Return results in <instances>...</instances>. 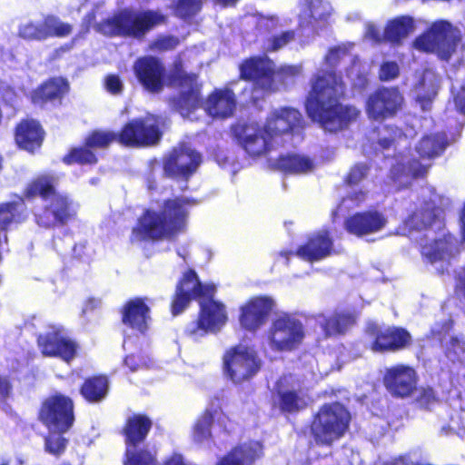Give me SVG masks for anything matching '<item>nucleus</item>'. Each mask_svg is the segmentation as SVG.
I'll return each instance as SVG.
<instances>
[{
    "label": "nucleus",
    "mask_w": 465,
    "mask_h": 465,
    "mask_svg": "<svg viewBox=\"0 0 465 465\" xmlns=\"http://www.w3.org/2000/svg\"><path fill=\"white\" fill-rule=\"evenodd\" d=\"M14 136L20 149L35 153V151L42 146L45 137V131L38 120L24 118L15 125Z\"/></svg>",
    "instance_id": "29"
},
{
    "label": "nucleus",
    "mask_w": 465,
    "mask_h": 465,
    "mask_svg": "<svg viewBox=\"0 0 465 465\" xmlns=\"http://www.w3.org/2000/svg\"><path fill=\"white\" fill-rule=\"evenodd\" d=\"M153 425L152 419L145 413H134L127 417L121 430L125 446L130 448L143 444L146 440Z\"/></svg>",
    "instance_id": "31"
},
{
    "label": "nucleus",
    "mask_w": 465,
    "mask_h": 465,
    "mask_svg": "<svg viewBox=\"0 0 465 465\" xmlns=\"http://www.w3.org/2000/svg\"><path fill=\"white\" fill-rule=\"evenodd\" d=\"M296 39L295 30H285L268 37L264 41V50L267 53H274L284 48Z\"/></svg>",
    "instance_id": "48"
},
{
    "label": "nucleus",
    "mask_w": 465,
    "mask_h": 465,
    "mask_svg": "<svg viewBox=\"0 0 465 465\" xmlns=\"http://www.w3.org/2000/svg\"><path fill=\"white\" fill-rule=\"evenodd\" d=\"M386 215L375 208L356 212L345 218L344 230L351 235L361 238L381 232L387 225Z\"/></svg>",
    "instance_id": "24"
},
{
    "label": "nucleus",
    "mask_w": 465,
    "mask_h": 465,
    "mask_svg": "<svg viewBox=\"0 0 465 465\" xmlns=\"http://www.w3.org/2000/svg\"><path fill=\"white\" fill-rule=\"evenodd\" d=\"M43 39L46 40L52 37L64 38L73 32V25L63 22L54 15H46L40 22Z\"/></svg>",
    "instance_id": "41"
},
{
    "label": "nucleus",
    "mask_w": 465,
    "mask_h": 465,
    "mask_svg": "<svg viewBox=\"0 0 465 465\" xmlns=\"http://www.w3.org/2000/svg\"><path fill=\"white\" fill-rule=\"evenodd\" d=\"M309 396L300 385L295 386L285 379H279L273 388L272 407L282 415H296L309 406Z\"/></svg>",
    "instance_id": "18"
},
{
    "label": "nucleus",
    "mask_w": 465,
    "mask_h": 465,
    "mask_svg": "<svg viewBox=\"0 0 465 465\" xmlns=\"http://www.w3.org/2000/svg\"><path fill=\"white\" fill-rule=\"evenodd\" d=\"M371 165L367 163H356L353 164L343 178V183L348 186L357 185L367 178Z\"/></svg>",
    "instance_id": "49"
},
{
    "label": "nucleus",
    "mask_w": 465,
    "mask_h": 465,
    "mask_svg": "<svg viewBox=\"0 0 465 465\" xmlns=\"http://www.w3.org/2000/svg\"><path fill=\"white\" fill-rule=\"evenodd\" d=\"M203 5V0H175L172 5V10L175 17L188 21L201 12Z\"/></svg>",
    "instance_id": "44"
},
{
    "label": "nucleus",
    "mask_w": 465,
    "mask_h": 465,
    "mask_svg": "<svg viewBox=\"0 0 465 465\" xmlns=\"http://www.w3.org/2000/svg\"><path fill=\"white\" fill-rule=\"evenodd\" d=\"M70 85L66 78L53 76L43 81L34 88L28 99L35 106L41 109L60 106L65 94L69 92Z\"/></svg>",
    "instance_id": "23"
},
{
    "label": "nucleus",
    "mask_w": 465,
    "mask_h": 465,
    "mask_svg": "<svg viewBox=\"0 0 465 465\" xmlns=\"http://www.w3.org/2000/svg\"><path fill=\"white\" fill-rule=\"evenodd\" d=\"M459 30L446 20L436 21L421 35L415 38L413 46L426 54H436L441 60L448 61L455 53L460 42Z\"/></svg>",
    "instance_id": "10"
},
{
    "label": "nucleus",
    "mask_w": 465,
    "mask_h": 465,
    "mask_svg": "<svg viewBox=\"0 0 465 465\" xmlns=\"http://www.w3.org/2000/svg\"><path fill=\"white\" fill-rule=\"evenodd\" d=\"M454 281L455 294L465 301V264L455 272Z\"/></svg>",
    "instance_id": "56"
},
{
    "label": "nucleus",
    "mask_w": 465,
    "mask_h": 465,
    "mask_svg": "<svg viewBox=\"0 0 465 465\" xmlns=\"http://www.w3.org/2000/svg\"><path fill=\"white\" fill-rule=\"evenodd\" d=\"M321 0H304L300 15H298V29L304 30L312 26L314 22L324 18V12L318 11Z\"/></svg>",
    "instance_id": "43"
},
{
    "label": "nucleus",
    "mask_w": 465,
    "mask_h": 465,
    "mask_svg": "<svg viewBox=\"0 0 465 465\" xmlns=\"http://www.w3.org/2000/svg\"><path fill=\"white\" fill-rule=\"evenodd\" d=\"M262 455V444L250 440L232 447L217 460L216 465H253Z\"/></svg>",
    "instance_id": "30"
},
{
    "label": "nucleus",
    "mask_w": 465,
    "mask_h": 465,
    "mask_svg": "<svg viewBox=\"0 0 465 465\" xmlns=\"http://www.w3.org/2000/svg\"><path fill=\"white\" fill-rule=\"evenodd\" d=\"M414 30L413 18L408 15L398 16L390 20L383 31V39L391 45H401Z\"/></svg>",
    "instance_id": "39"
},
{
    "label": "nucleus",
    "mask_w": 465,
    "mask_h": 465,
    "mask_svg": "<svg viewBox=\"0 0 465 465\" xmlns=\"http://www.w3.org/2000/svg\"><path fill=\"white\" fill-rule=\"evenodd\" d=\"M25 190L14 201L0 203V232H7L13 225L24 223L28 219Z\"/></svg>",
    "instance_id": "36"
},
{
    "label": "nucleus",
    "mask_w": 465,
    "mask_h": 465,
    "mask_svg": "<svg viewBox=\"0 0 465 465\" xmlns=\"http://www.w3.org/2000/svg\"><path fill=\"white\" fill-rule=\"evenodd\" d=\"M436 218L434 210L429 206H424L413 211L408 217V223L411 227L420 231L431 226Z\"/></svg>",
    "instance_id": "45"
},
{
    "label": "nucleus",
    "mask_w": 465,
    "mask_h": 465,
    "mask_svg": "<svg viewBox=\"0 0 465 465\" xmlns=\"http://www.w3.org/2000/svg\"><path fill=\"white\" fill-rule=\"evenodd\" d=\"M303 118L299 110L292 107H281L272 111L263 124L265 133L273 140L292 134L302 126Z\"/></svg>",
    "instance_id": "26"
},
{
    "label": "nucleus",
    "mask_w": 465,
    "mask_h": 465,
    "mask_svg": "<svg viewBox=\"0 0 465 465\" xmlns=\"http://www.w3.org/2000/svg\"><path fill=\"white\" fill-rule=\"evenodd\" d=\"M214 5L221 8L234 7L241 0H212Z\"/></svg>",
    "instance_id": "64"
},
{
    "label": "nucleus",
    "mask_w": 465,
    "mask_h": 465,
    "mask_svg": "<svg viewBox=\"0 0 465 465\" xmlns=\"http://www.w3.org/2000/svg\"><path fill=\"white\" fill-rule=\"evenodd\" d=\"M346 199L352 202L356 206L361 205L366 199V193L360 190L353 192L346 196Z\"/></svg>",
    "instance_id": "63"
},
{
    "label": "nucleus",
    "mask_w": 465,
    "mask_h": 465,
    "mask_svg": "<svg viewBox=\"0 0 465 465\" xmlns=\"http://www.w3.org/2000/svg\"><path fill=\"white\" fill-rule=\"evenodd\" d=\"M197 201L183 196L164 199L158 211L146 209L132 230L131 241H174L187 230L189 208Z\"/></svg>",
    "instance_id": "3"
},
{
    "label": "nucleus",
    "mask_w": 465,
    "mask_h": 465,
    "mask_svg": "<svg viewBox=\"0 0 465 465\" xmlns=\"http://www.w3.org/2000/svg\"><path fill=\"white\" fill-rule=\"evenodd\" d=\"M76 38H72L69 42L61 45L54 48L48 56V62L53 63L64 58L66 54H69L75 46Z\"/></svg>",
    "instance_id": "55"
},
{
    "label": "nucleus",
    "mask_w": 465,
    "mask_h": 465,
    "mask_svg": "<svg viewBox=\"0 0 465 465\" xmlns=\"http://www.w3.org/2000/svg\"><path fill=\"white\" fill-rule=\"evenodd\" d=\"M446 355L453 361H465V338L452 336L447 347Z\"/></svg>",
    "instance_id": "50"
},
{
    "label": "nucleus",
    "mask_w": 465,
    "mask_h": 465,
    "mask_svg": "<svg viewBox=\"0 0 465 465\" xmlns=\"http://www.w3.org/2000/svg\"><path fill=\"white\" fill-rule=\"evenodd\" d=\"M178 44V40L174 36H163L157 40L156 45L161 50L173 49Z\"/></svg>",
    "instance_id": "59"
},
{
    "label": "nucleus",
    "mask_w": 465,
    "mask_h": 465,
    "mask_svg": "<svg viewBox=\"0 0 465 465\" xmlns=\"http://www.w3.org/2000/svg\"><path fill=\"white\" fill-rule=\"evenodd\" d=\"M297 74L293 66L281 67L276 71L271 60L260 55L245 58L239 64V78L252 83V91L262 95L276 93L279 84L286 85Z\"/></svg>",
    "instance_id": "8"
},
{
    "label": "nucleus",
    "mask_w": 465,
    "mask_h": 465,
    "mask_svg": "<svg viewBox=\"0 0 465 465\" xmlns=\"http://www.w3.org/2000/svg\"><path fill=\"white\" fill-rule=\"evenodd\" d=\"M124 465H159L157 453L147 447H126Z\"/></svg>",
    "instance_id": "42"
},
{
    "label": "nucleus",
    "mask_w": 465,
    "mask_h": 465,
    "mask_svg": "<svg viewBox=\"0 0 465 465\" xmlns=\"http://www.w3.org/2000/svg\"><path fill=\"white\" fill-rule=\"evenodd\" d=\"M333 252V239L330 231L321 230L308 236L306 242L294 252L289 253L295 254L305 262H314L331 256Z\"/></svg>",
    "instance_id": "28"
},
{
    "label": "nucleus",
    "mask_w": 465,
    "mask_h": 465,
    "mask_svg": "<svg viewBox=\"0 0 465 465\" xmlns=\"http://www.w3.org/2000/svg\"><path fill=\"white\" fill-rule=\"evenodd\" d=\"M346 96L342 76L332 70H322L310 80V90L305 98L308 116L329 133L347 129L361 115L353 104L341 101Z\"/></svg>",
    "instance_id": "1"
},
{
    "label": "nucleus",
    "mask_w": 465,
    "mask_h": 465,
    "mask_svg": "<svg viewBox=\"0 0 465 465\" xmlns=\"http://www.w3.org/2000/svg\"><path fill=\"white\" fill-rule=\"evenodd\" d=\"M36 344L44 357L57 358L70 363L78 354L79 344L66 335L61 325L51 324L36 337Z\"/></svg>",
    "instance_id": "13"
},
{
    "label": "nucleus",
    "mask_w": 465,
    "mask_h": 465,
    "mask_svg": "<svg viewBox=\"0 0 465 465\" xmlns=\"http://www.w3.org/2000/svg\"><path fill=\"white\" fill-rule=\"evenodd\" d=\"M105 88L112 94H119L123 92L124 84L116 74H109L105 79Z\"/></svg>",
    "instance_id": "57"
},
{
    "label": "nucleus",
    "mask_w": 465,
    "mask_h": 465,
    "mask_svg": "<svg viewBox=\"0 0 465 465\" xmlns=\"http://www.w3.org/2000/svg\"><path fill=\"white\" fill-rule=\"evenodd\" d=\"M202 163V154L184 144L173 147L163 159V175L185 181L196 172Z\"/></svg>",
    "instance_id": "17"
},
{
    "label": "nucleus",
    "mask_w": 465,
    "mask_h": 465,
    "mask_svg": "<svg viewBox=\"0 0 465 465\" xmlns=\"http://www.w3.org/2000/svg\"><path fill=\"white\" fill-rule=\"evenodd\" d=\"M274 167L285 174H299L311 172L314 168L313 162L306 155L286 153L279 155Z\"/></svg>",
    "instance_id": "38"
},
{
    "label": "nucleus",
    "mask_w": 465,
    "mask_h": 465,
    "mask_svg": "<svg viewBox=\"0 0 465 465\" xmlns=\"http://www.w3.org/2000/svg\"><path fill=\"white\" fill-rule=\"evenodd\" d=\"M275 308L274 300L268 295L250 297L239 308V323L242 329L255 332L268 322Z\"/></svg>",
    "instance_id": "21"
},
{
    "label": "nucleus",
    "mask_w": 465,
    "mask_h": 465,
    "mask_svg": "<svg viewBox=\"0 0 465 465\" xmlns=\"http://www.w3.org/2000/svg\"><path fill=\"white\" fill-rule=\"evenodd\" d=\"M133 71L144 91L159 94L163 90L167 71L160 58L153 55L138 57L134 63Z\"/></svg>",
    "instance_id": "22"
},
{
    "label": "nucleus",
    "mask_w": 465,
    "mask_h": 465,
    "mask_svg": "<svg viewBox=\"0 0 465 465\" xmlns=\"http://www.w3.org/2000/svg\"><path fill=\"white\" fill-rule=\"evenodd\" d=\"M304 338L302 323L290 314L275 318L269 330L268 341L276 351H291L296 349Z\"/></svg>",
    "instance_id": "14"
},
{
    "label": "nucleus",
    "mask_w": 465,
    "mask_h": 465,
    "mask_svg": "<svg viewBox=\"0 0 465 465\" xmlns=\"http://www.w3.org/2000/svg\"><path fill=\"white\" fill-rule=\"evenodd\" d=\"M235 108L236 96L230 88L215 89L204 103V110L213 118H228L233 114Z\"/></svg>",
    "instance_id": "33"
},
{
    "label": "nucleus",
    "mask_w": 465,
    "mask_h": 465,
    "mask_svg": "<svg viewBox=\"0 0 465 465\" xmlns=\"http://www.w3.org/2000/svg\"><path fill=\"white\" fill-rule=\"evenodd\" d=\"M111 382L105 373H95L85 377L79 386V393L88 404L104 401L110 393Z\"/></svg>",
    "instance_id": "34"
},
{
    "label": "nucleus",
    "mask_w": 465,
    "mask_h": 465,
    "mask_svg": "<svg viewBox=\"0 0 465 465\" xmlns=\"http://www.w3.org/2000/svg\"><path fill=\"white\" fill-rule=\"evenodd\" d=\"M456 110L465 114V82L460 85V89L453 97Z\"/></svg>",
    "instance_id": "58"
},
{
    "label": "nucleus",
    "mask_w": 465,
    "mask_h": 465,
    "mask_svg": "<svg viewBox=\"0 0 465 465\" xmlns=\"http://www.w3.org/2000/svg\"><path fill=\"white\" fill-rule=\"evenodd\" d=\"M215 417L218 419V423L223 424L224 427L226 421H230L221 406L205 408L192 427V438L194 442L203 443L213 440L212 427Z\"/></svg>",
    "instance_id": "32"
},
{
    "label": "nucleus",
    "mask_w": 465,
    "mask_h": 465,
    "mask_svg": "<svg viewBox=\"0 0 465 465\" xmlns=\"http://www.w3.org/2000/svg\"><path fill=\"white\" fill-rule=\"evenodd\" d=\"M400 74V68L396 62H383L380 67L379 78L381 81H391L397 78Z\"/></svg>",
    "instance_id": "54"
},
{
    "label": "nucleus",
    "mask_w": 465,
    "mask_h": 465,
    "mask_svg": "<svg viewBox=\"0 0 465 465\" xmlns=\"http://www.w3.org/2000/svg\"><path fill=\"white\" fill-rule=\"evenodd\" d=\"M225 377L234 384L250 381L261 370L262 362L250 347L237 344L230 347L223 356Z\"/></svg>",
    "instance_id": "11"
},
{
    "label": "nucleus",
    "mask_w": 465,
    "mask_h": 465,
    "mask_svg": "<svg viewBox=\"0 0 465 465\" xmlns=\"http://www.w3.org/2000/svg\"><path fill=\"white\" fill-rule=\"evenodd\" d=\"M215 287L201 282L197 272L187 269L178 280L171 298L170 311L173 316L180 315L193 300H199L197 318L185 328L184 333L193 340L208 333H215L227 322L225 305L214 300Z\"/></svg>",
    "instance_id": "2"
},
{
    "label": "nucleus",
    "mask_w": 465,
    "mask_h": 465,
    "mask_svg": "<svg viewBox=\"0 0 465 465\" xmlns=\"http://www.w3.org/2000/svg\"><path fill=\"white\" fill-rule=\"evenodd\" d=\"M110 139L106 131L94 130L85 136L82 145L71 147L61 161L67 166L95 165L99 159L94 150L108 148L111 145Z\"/></svg>",
    "instance_id": "19"
},
{
    "label": "nucleus",
    "mask_w": 465,
    "mask_h": 465,
    "mask_svg": "<svg viewBox=\"0 0 465 465\" xmlns=\"http://www.w3.org/2000/svg\"><path fill=\"white\" fill-rule=\"evenodd\" d=\"M438 401V397L431 387H423L416 397V402L420 408L429 410Z\"/></svg>",
    "instance_id": "52"
},
{
    "label": "nucleus",
    "mask_w": 465,
    "mask_h": 465,
    "mask_svg": "<svg viewBox=\"0 0 465 465\" xmlns=\"http://www.w3.org/2000/svg\"><path fill=\"white\" fill-rule=\"evenodd\" d=\"M170 79L179 87H185L197 83L198 75L195 73H186L183 60L176 58L172 64Z\"/></svg>",
    "instance_id": "46"
},
{
    "label": "nucleus",
    "mask_w": 465,
    "mask_h": 465,
    "mask_svg": "<svg viewBox=\"0 0 465 465\" xmlns=\"http://www.w3.org/2000/svg\"><path fill=\"white\" fill-rule=\"evenodd\" d=\"M420 253L424 262H446L450 265V261L459 254L458 239L450 232L443 233L421 243Z\"/></svg>",
    "instance_id": "25"
},
{
    "label": "nucleus",
    "mask_w": 465,
    "mask_h": 465,
    "mask_svg": "<svg viewBox=\"0 0 465 465\" xmlns=\"http://www.w3.org/2000/svg\"><path fill=\"white\" fill-rule=\"evenodd\" d=\"M167 22V15L160 10L126 7L100 21L95 29L107 37L142 40L149 32Z\"/></svg>",
    "instance_id": "6"
},
{
    "label": "nucleus",
    "mask_w": 465,
    "mask_h": 465,
    "mask_svg": "<svg viewBox=\"0 0 465 465\" xmlns=\"http://www.w3.org/2000/svg\"><path fill=\"white\" fill-rule=\"evenodd\" d=\"M366 35L375 43H381L384 41L383 35H381L378 28L374 25H370L367 27Z\"/></svg>",
    "instance_id": "62"
},
{
    "label": "nucleus",
    "mask_w": 465,
    "mask_h": 465,
    "mask_svg": "<svg viewBox=\"0 0 465 465\" xmlns=\"http://www.w3.org/2000/svg\"><path fill=\"white\" fill-rule=\"evenodd\" d=\"M231 132L238 144L252 158L266 155L272 149V139L263 126L254 122L238 121L232 125Z\"/></svg>",
    "instance_id": "16"
},
{
    "label": "nucleus",
    "mask_w": 465,
    "mask_h": 465,
    "mask_svg": "<svg viewBox=\"0 0 465 465\" xmlns=\"http://www.w3.org/2000/svg\"><path fill=\"white\" fill-rule=\"evenodd\" d=\"M373 133H377L378 139L377 143L379 146L387 150L392 147L396 141L404 136L402 131L393 125H383L382 127H377L372 130Z\"/></svg>",
    "instance_id": "47"
},
{
    "label": "nucleus",
    "mask_w": 465,
    "mask_h": 465,
    "mask_svg": "<svg viewBox=\"0 0 465 465\" xmlns=\"http://www.w3.org/2000/svg\"><path fill=\"white\" fill-rule=\"evenodd\" d=\"M18 36L27 41H44L40 23L33 21L19 26Z\"/></svg>",
    "instance_id": "51"
},
{
    "label": "nucleus",
    "mask_w": 465,
    "mask_h": 465,
    "mask_svg": "<svg viewBox=\"0 0 465 465\" xmlns=\"http://www.w3.org/2000/svg\"><path fill=\"white\" fill-rule=\"evenodd\" d=\"M453 327L454 321L452 319H447L437 322L435 327L430 330V335L439 341H442L450 334Z\"/></svg>",
    "instance_id": "53"
},
{
    "label": "nucleus",
    "mask_w": 465,
    "mask_h": 465,
    "mask_svg": "<svg viewBox=\"0 0 465 465\" xmlns=\"http://www.w3.org/2000/svg\"><path fill=\"white\" fill-rule=\"evenodd\" d=\"M162 465H188L185 463L183 457L181 453L173 452L166 457Z\"/></svg>",
    "instance_id": "61"
},
{
    "label": "nucleus",
    "mask_w": 465,
    "mask_h": 465,
    "mask_svg": "<svg viewBox=\"0 0 465 465\" xmlns=\"http://www.w3.org/2000/svg\"><path fill=\"white\" fill-rule=\"evenodd\" d=\"M59 179L53 173H41L30 180L25 187V197H36L49 202L34 213V221L41 228L55 229L75 220L77 210L74 201L57 191Z\"/></svg>",
    "instance_id": "4"
},
{
    "label": "nucleus",
    "mask_w": 465,
    "mask_h": 465,
    "mask_svg": "<svg viewBox=\"0 0 465 465\" xmlns=\"http://www.w3.org/2000/svg\"><path fill=\"white\" fill-rule=\"evenodd\" d=\"M147 297L128 299L120 308L122 323L127 328L144 334L151 322V309Z\"/></svg>",
    "instance_id": "27"
},
{
    "label": "nucleus",
    "mask_w": 465,
    "mask_h": 465,
    "mask_svg": "<svg viewBox=\"0 0 465 465\" xmlns=\"http://www.w3.org/2000/svg\"><path fill=\"white\" fill-rule=\"evenodd\" d=\"M163 123L157 115L147 114L127 121L119 132L106 131L111 144L128 148H150L158 145L163 136Z\"/></svg>",
    "instance_id": "9"
},
{
    "label": "nucleus",
    "mask_w": 465,
    "mask_h": 465,
    "mask_svg": "<svg viewBox=\"0 0 465 465\" xmlns=\"http://www.w3.org/2000/svg\"><path fill=\"white\" fill-rule=\"evenodd\" d=\"M356 314L351 312H334L328 317H324L321 322V328L326 338L344 335L356 324Z\"/></svg>",
    "instance_id": "37"
},
{
    "label": "nucleus",
    "mask_w": 465,
    "mask_h": 465,
    "mask_svg": "<svg viewBox=\"0 0 465 465\" xmlns=\"http://www.w3.org/2000/svg\"><path fill=\"white\" fill-rule=\"evenodd\" d=\"M186 90L180 91L177 94L168 99L170 107L183 116H189L202 106L204 101L202 96V86L198 83L186 85Z\"/></svg>",
    "instance_id": "35"
},
{
    "label": "nucleus",
    "mask_w": 465,
    "mask_h": 465,
    "mask_svg": "<svg viewBox=\"0 0 465 465\" xmlns=\"http://www.w3.org/2000/svg\"><path fill=\"white\" fill-rule=\"evenodd\" d=\"M12 383L8 377L0 375V397L7 398L12 391Z\"/></svg>",
    "instance_id": "60"
},
{
    "label": "nucleus",
    "mask_w": 465,
    "mask_h": 465,
    "mask_svg": "<svg viewBox=\"0 0 465 465\" xmlns=\"http://www.w3.org/2000/svg\"><path fill=\"white\" fill-rule=\"evenodd\" d=\"M351 414L340 401L325 402L312 415L308 429L318 447L331 448L349 431Z\"/></svg>",
    "instance_id": "7"
},
{
    "label": "nucleus",
    "mask_w": 465,
    "mask_h": 465,
    "mask_svg": "<svg viewBox=\"0 0 465 465\" xmlns=\"http://www.w3.org/2000/svg\"><path fill=\"white\" fill-rule=\"evenodd\" d=\"M367 332L371 338L370 348L374 352H399L409 349L413 343L411 332L401 326L381 327L373 323L368 327Z\"/></svg>",
    "instance_id": "15"
},
{
    "label": "nucleus",
    "mask_w": 465,
    "mask_h": 465,
    "mask_svg": "<svg viewBox=\"0 0 465 465\" xmlns=\"http://www.w3.org/2000/svg\"><path fill=\"white\" fill-rule=\"evenodd\" d=\"M404 97L398 86H380L366 98L364 110L371 121L384 122L401 111Z\"/></svg>",
    "instance_id": "12"
},
{
    "label": "nucleus",
    "mask_w": 465,
    "mask_h": 465,
    "mask_svg": "<svg viewBox=\"0 0 465 465\" xmlns=\"http://www.w3.org/2000/svg\"><path fill=\"white\" fill-rule=\"evenodd\" d=\"M419 376L408 364L397 363L384 370L382 384L388 393L396 399L411 397L417 390Z\"/></svg>",
    "instance_id": "20"
},
{
    "label": "nucleus",
    "mask_w": 465,
    "mask_h": 465,
    "mask_svg": "<svg viewBox=\"0 0 465 465\" xmlns=\"http://www.w3.org/2000/svg\"><path fill=\"white\" fill-rule=\"evenodd\" d=\"M448 141L443 134H431L423 136L417 144V153L423 159H432L443 153Z\"/></svg>",
    "instance_id": "40"
},
{
    "label": "nucleus",
    "mask_w": 465,
    "mask_h": 465,
    "mask_svg": "<svg viewBox=\"0 0 465 465\" xmlns=\"http://www.w3.org/2000/svg\"><path fill=\"white\" fill-rule=\"evenodd\" d=\"M37 420L47 430L44 437L45 452L61 457L69 443L64 434L72 430L75 422L74 400L57 391L50 394L41 401Z\"/></svg>",
    "instance_id": "5"
}]
</instances>
